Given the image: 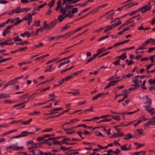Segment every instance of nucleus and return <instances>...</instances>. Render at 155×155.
Masks as SVG:
<instances>
[{"mask_svg":"<svg viewBox=\"0 0 155 155\" xmlns=\"http://www.w3.org/2000/svg\"><path fill=\"white\" fill-rule=\"evenodd\" d=\"M151 5H150V3L137 9L136 10L131 12V13L129 14V15L130 16H132L140 11H141L142 13L143 14L148 11H150L151 9Z\"/></svg>","mask_w":155,"mask_h":155,"instance_id":"f257e3e1","label":"nucleus"},{"mask_svg":"<svg viewBox=\"0 0 155 155\" xmlns=\"http://www.w3.org/2000/svg\"><path fill=\"white\" fill-rule=\"evenodd\" d=\"M31 10V8L29 7L22 8H21L20 6L17 7L15 8L10 11L8 13V15H11L15 13L18 14L21 12H27Z\"/></svg>","mask_w":155,"mask_h":155,"instance_id":"f03ea898","label":"nucleus"},{"mask_svg":"<svg viewBox=\"0 0 155 155\" xmlns=\"http://www.w3.org/2000/svg\"><path fill=\"white\" fill-rule=\"evenodd\" d=\"M35 14V12L32 13V14L29 12L27 15L25 16L23 18V21L28 20V25H30L32 20V15H34Z\"/></svg>","mask_w":155,"mask_h":155,"instance_id":"7ed1b4c3","label":"nucleus"},{"mask_svg":"<svg viewBox=\"0 0 155 155\" xmlns=\"http://www.w3.org/2000/svg\"><path fill=\"white\" fill-rule=\"evenodd\" d=\"M132 82L134 83V84L137 86L139 87L140 86L139 84L141 83L142 80H141V78H140V75H137L134 76V79H132Z\"/></svg>","mask_w":155,"mask_h":155,"instance_id":"20e7f679","label":"nucleus"},{"mask_svg":"<svg viewBox=\"0 0 155 155\" xmlns=\"http://www.w3.org/2000/svg\"><path fill=\"white\" fill-rule=\"evenodd\" d=\"M120 80H117V81H114L110 82L107 85L104 87V89H106L109 88L111 86H114L116 84H117V83Z\"/></svg>","mask_w":155,"mask_h":155,"instance_id":"39448f33","label":"nucleus"},{"mask_svg":"<svg viewBox=\"0 0 155 155\" xmlns=\"http://www.w3.org/2000/svg\"><path fill=\"white\" fill-rule=\"evenodd\" d=\"M108 5V4H105L103 5H102L99 6H98L97 8L94 9L92 11L93 13L94 14L96 12H97L100 8H102L105 7L106 6Z\"/></svg>","mask_w":155,"mask_h":155,"instance_id":"423d86ee","label":"nucleus"},{"mask_svg":"<svg viewBox=\"0 0 155 155\" xmlns=\"http://www.w3.org/2000/svg\"><path fill=\"white\" fill-rule=\"evenodd\" d=\"M145 110L149 113H151V111L154 110V108L150 107V106H143Z\"/></svg>","mask_w":155,"mask_h":155,"instance_id":"0eeeda50","label":"nucleus"},{"mask_svg":"<svg viewBox=\"0 0 155 155\" xmlns=\"http://www.w3.org/2000/svg\"><path fill=\"white\" fill-rule=\"evenodd\" d=\"M70 122H66L65 123H64L62 126L61 127H63L64 125H67L68 124H71L72 123H73L74 122L78 121L79 120V119L78 118H75L74 119H71L70 120Z\"/></svg>","mask_w":155,"mask_h":155,"instance_id":"6e6552de","label":"nucleus"},{"mask_svg":"<svg viewBox=\"0 0 155 155\" xmlns=\"http://www.w3.org/2000/svg\"><path fill=\"white\" fill-rule=\"evenodd\" d=\"M37 93V92H35L33 93L31 95H28V93H27L23 95L22 96L24 97L25 96H27V98L28 99H28L30 100L29 99H30V98H31V99H33L35 97V95Z\"/></svg>","mask_w":155,"mask_h":155,"instance_id":"1a4fd4ad","label":"nucleus"},{"mask_svg":"<svg viewBox=\"0 0 155 155\" xmlns=\"http://www.w3.org/2000/svg\"><path fill=\"white\" fill-rule=\"evenodd\" d=\"M74 34V33L72 30L66 33L65 34L63 35V36H64V37L65 39H66L70 37Z\"/></svg>","mask_w":155,"mask_h":155,"instance_id":"9d476101","label":"nucleus"},{"mask_svg":"<svg viewBox=\"0 0 155 155\" xmlns=\"http://www.w3.org/2000/svg\"><path fill=\"white\" fill-rule=\"evenodd\" d=\"M145 97L147 100L144 103L145 104H147V106H150L151 104L152 101L151 99L148 98V97L147 95H145L143 97Z\"/></svg>","mask_w":155,"mask_h":155,"instance_id":"9b49d317","label":"nucleus"},{"mask_svg":"<svg viewBox=\"0 0 155 155\" xmlns=\"http://www.w3.org/2000/svg\"><path fill=\"white\" fill-rule=\"evenodd\" d=\"M29 101V100L28 99V100H27V101H25L22 103H20L18 104H15V105H14L13 107H18V106H21V107H20V108H23L24 107H25V104H24L26 102H27Z\"/></svg>","mask_w":155,"mask_h":155,"instance_id":"f8f14e48","label":"nucleus"},{"mask_svg":"<svg viewBox=\"0 0 155 155\" xmlns=\"http://www.w3.org/2000/svg\"><path fill=\"white\" fill-rule=\"evenodd\" d=\"M35 134V132H30L26 131H22L21 132V134L22 137L26 136L28 134Z\"/></svg>","mask_w":155,"mask_h":155,"instance_id":"ddd939ff","label":"nucleus"},{"mask_svg":"<svg viewBox=\"0 0 155 155\" xmlns=\"http://www.w3.org/2000/svg\"><path fill=\"white\" fill-rule=\"evenodd\" d=\"M44 45V44L42 42H39L38 44L35 45L31 47L32 49H35L38 48L42 47Z\"/></svg>","mask_w":155,"mask_h":155,"instance_id":"4468645a","label":"nucleus"},{"mask_svg":"<svg viewBox=\"0 0 155 155\" xmlns=\"http://www.w3.org/2000/svg\"><path fill=\"white\" fill-rule=\"evenodd\" d=\"M135 121V120L130 121V122H124L122 123L121 124H120L119 125V126L120 127H124V126H129L130 124H132Z\"/></svg>","mask_w":155,"mask_h":155,"instance_id":"2eb2a0df","label":"nucleus"},{"mask_svg":"<svg viewBox=\"0 0 155 155\" xmlns=\"http://www.w3.org/2000/svg\"><path fill=\"white\" fill-rule=\"evenodd\" d=\"M127 58L126 52H124L119 56H117L116 58H118L122 60H124Z\"/></svg>","mask_w":155,"mask_h":155,"instance_id":"dca6fc26","label":"nucleus"},{"mask_svg":"<svg viewBox=\"0 0 155 155\" xmlns=\"http://www.w3.org/2000/svg\"><path fill=\"white\" fill-rule=\"evenodd\" d=\"M14 44V43L12 41H11L10 42H7L6 41H5L0 43V45L2 46H3L5 45H12Z\"/></svg>","mask_w":155,"mask_h":155,"instance_id":"f3484780","label":"nucleus"},{"mask_svg":"<svg viewBox=\"0 0 155 155\" xmlns=\"http://www.w3.org/2000/svg\"><path fill=\"white\" fill-rule=\"evenodd\" d=\"M6 149L7 150L12 149L13 150L17 151V146L15 145H11L7 147H6Z\"/></svg>","mask_w":155,"mask_h":155,"instance_id":"a211bd4d","label":"nucleus"},{"mask_svg":"<svg viewBox=\"0 0 155 155\" xmlns=\"http://www.w3.org/2000/svg\"><path fill=\"white\" fill-rule=\"evenodd\" d=\"M70 24L67 23L64 26L61 28V30L62 32L64 30H66L71 27V26L70 25Z\"/></svg>","mask_w":155,"mask_h":155,"instance_id":"6ab92c4d","label":"nucleus"},{"mask_svg":"<svg viewBox=\"0 0 155 155\" xmlns=\"http://www.w3.org/2000/svg\"><path fill=\"white\" fill-rule=\"evenodd\" d=\"M43 27V28L44 30L46 29L47 30H50L51 29V28H49L50 25L48 24L47 23V21H44Z\"/></svg>","mask_w":155,"mask_h":155,"instance_id":"aec40b11","label":"nucleus"},{"mask_svg":"<svg viewBox=\"0 0 155 155\" xmlns=\"http://www.w3.org/2000/svg\"><path fill=\"white\" fill-rule=\"evenodd\" d=\"M57 19H55L53 20L52 22L50 24V28H53L56 25L57 23Z\"/></svg>","mask_w":155,"mask_h":155,"instance_id":"412c9836","label":"nucleus"},{"mask_svg":"<svg viewBox=\"0 0 155 155\" xmlns=\"http://www.w3.org/2000/svg\"><path fill=\"white\" fill-rule=\"evenodd\" d=\"M127 144H126L121 146H120L121 150L122 151L123 150L124 151H126L130 149L131 148H128L127 147Z\"/></svg>","mask_w":155,"mask_h":155,"instance_id":"4be33fe9","label":"nucleus"},{"mask_svg":"<svg viewBox=\"0 0 155 155\" xmlns=\"http://www.w3.org/2000/svg\"><path fill=\"white\" fill-rule=\"evenodd\" d=\"M29 32L28 31H26L24 33H21L20 35L23 37H25V36H26L27 38H28L29 37Z\"/></svg>","mask_w":155,"mask_h":155,"instance_id":"5701e85b","label":"nucleus"},{"mask_svg":"<svg viewBox=\"0 0 155 155\" xmlns=\"http://www.w3.org/2000/svg\"><path fill=\"white\" fill-rule=\"evenodd\" d=\"M94 14V13H93L92 11H90V12H89L88 13L85 14V15H83V16L81 17L80 18L78 19L77 20H79L82 19V18L86 17V16H87L88 15H89L90 14L93 15Z\"/></svg>","mask_w":155,"mask_h":155,"instance_id":"b1692460","label":"nucleus"},{"mask_svg":"<svg viewBox=\"0 0 155 155\" xmlns=\"http://www.w3.org/2000/svg\"><path fill=\"white\" fill-rule=\"evenodd\" d=\"M133 137L132 134L130 133H129L127 135H125V136L123 138L125 140H128L131 138H132Z\"/></svg>","mask_w":155,"mask_h":155,"instance_id":"393cba45","label":"nucleus"},{"mask_svg":"<svg viewBox=\"0 0 155 155\" xmlns=\"http://www.w3.org/2000/svg\"><path fill=\"white\" fill-rule=\"evenodd\" d=\"M32 120V118H30L28 120L21 121V124L27 125L29 124Z\"/></svg>","mask_w":155,"mask_h":155,"instance_id":"a878e982","label":"nucleus"},{"mask_svg":"<svg viewBox=\"0 0 155 155\" xmlns=\"http://www.w3.org/2000/svg\"><path fill=\"white\" fill-rule=\"evenodd\" d=\"M110 112L111 113H112V114H119V115L122 114V115H124L126 114V115H128V112H123V113H119V112H114L113 111L111 110H110Z\"/></svg>","mask_w":155,"mask_h":155,"instance_id":"bb28decb","label":"nucleus"},{"mask_svg":"<svg viewBox=\"0 0 155 155\" xmlns=\"http://www.w3.org/2000/svg\"><path fill=\"white\" fill-rule=\"evenodd\" d=\"M29 42L28 41H24L20 42H17L15 44V45H21L23 46L25 44H29Z\"/></svg>","mask_w":155,"mask_h":155,"instance_id":"cd10ccee","label":"nucleus"},{"mask_svg":"<svg viewBox=\"0 0 155 155\" xmlns=\"http://www.w3.org/2000/svg\"><path fill=\"white\" fill-rule=\"evenodd\" d=\"M134 86V87H131L129 89V93H130V92L131 91H133V90H134L136 89H137L139 87L138 86H137L136 85L134 84L133 85H131L130 86Z\"/></svg>","mask_w":155,"mask_h":155,"instance_id":"c85d7f7f","label":"nucleus"},{"mask_svg":"<svg viewBox=\"0 0 155 155\" xmlns=\"http://www.w3.org/2000/svg\"><path fill=\"white\" fill-rule=\"evenodd\" d=\"M34 24L32 25V26L39 27L40 25V20H36L34 21Z\"/></svg>","mask_w":155,"mask_h":155,"instance_id":"c756f323","label":"nucleus"},{"mask_svg":"<svg viewBox=\"0 0 155 155\" xmlns=\"http://www.w3.org/2000/svg\"><path fill=\"white\" fill-rule=\"evenodd\" d=\"M132 19H131V18H130L126 20L125 21L124 23V24L126 26L130 24L131 23L133 22L134 21V20H132Z\"/></svg>","mask_w":155,"mask_h":155,"instance_id":"7c9ffc66","label":"nucleus"},{"mask_svg":"<svg viewBox=\"0 0 155 155\" xmlns=\"http://www.w3.org/2000/svg\"><path fill=\"white\" fill-rule=\"evenodd\" d=\"M84 69H81L80 71H77L76 72H75L72 74H71V75H72V76L73 77V76H76L79 74L81 73L83 71H84Z\"/></svg>","mask_w":155,"mask_h":155,"instance_id":"2f4dec72","label":"nucleus"},{"mask_svg":"<svg viewBox=\"0 0 155 155\" xmlns=\"http://www.w3.org/2000/svg\"><path fill=\"white\" fill-rule=\"evenodd\" d=\"M53 68L52 65H51L49 66L48 68H47L45 70V72H51L52 71V69Z\"/></svg>","mask_w":155,"mask_h":155,"instance_id":"473e14b6","label":"nucleus"},{"mask_svg":"<svg viewBox=\"0 0 155 155\" xmlns=\"http://www.w3.org/2000/svg\"><path fill=\"white\" fill-rule=\"evenodd\" d=\"M78 10L77 8H73L71 10V14H72L73 15H73L74 14L78 12Z\"/></svg>","mask_w":155,"mask_h":155,"instance_id":"72a5a7b5","label":"nucleus"},{"mask_svg":"<svg viewBox=\"0 0 155 155\" xmlns=\"http://www.w3.org/2000/svg\"><path fill=\"white\" fill-rule=\"evenodd\" d=\"M102 94H97L96 96L93 97L92 98V100L93 101H94L95 100L97 99L98 97H99L102 96Z\"/></svg>","mask_w":155,"mask_h":155,"instance_id":"f704fd0d","label":"nucleus"},{"mask_svg":"<svg viewBox=\"0 0 155 155\" xmlns=\"http://www.w3.org/2000/svg\"><path fill=\"white\" fill-rule=\"evenodd\" d=\"M68 3L65 4V8L66 10H68L69 8H71L74 7V6L71 5H68Z\"/></svg>","mask_w":155,"mask_h":155,"instance_id":"c9c22d12","label":"nucleus"},{"mask_svg":"<svg viewBox=\"0 0 155 155\" xmlns=\"http://www.w3.org/2000/svg\"><path fill=\"white\" fill-rule=\"evenodd\" d=\"M44 29L42 28V27H41L40 28H38L36 30L35 34H36L37 33L42 32L44 31Z\"/></svg>","mask_w":155,"mask_h":155,"instance_id":"e433bc0d","label":"nucleus"},{"mask_svg":"<svg viewBox=\"0 0 155 155\" xmlns=\"http://www.w3.org/2000/svg\"><path fill=\"white\" fill-rule=\"evenodd\" d=\"M66 11L67 10L66 9H64L63 7H61V8L60 9V12L63 15H64L65 14Z\"/></svg>","mask_w":155,"mask_h":155,"instance_id":"4c0bfd02","label":"nucleus"},{"mask_svg":"<svg viewBox=\"0 0 155 155\" xmlns=\"http://www.w3.org/2000/svg\"><path fill=\"white\" fill-rule=\"evenodd\" d=\"M148 82L150 84H155V78L154 79H153L152 78L150 79L148 81Z\"/></svg>","mask_w":155,"mask_h":155,"instance_id":"58836bf2","label":"nucleus"},{"mask_svg":"<svg viewBox=\"0 0 155 155\" xmlns=\"http://www.w3.org/2000/svg\"><path fill=\"white\" fill-rule=\"evenodd\" d=\"M111 117L113 119L117 120H119L120 119V117L118 115L112 116Z\"/></svg>","mask_w":155,"mask_h":155,"instance_id":"ea45409f","label":"nucleus"},{"mask_svg":"<svg viewBox=\"0 0 155 155\" xmlns=\"http://www.w3.org/2000/svg\"><path fill=\"white\" fill-rule=\"evenodd\" d=\"M10 32V31H9L8 30H7L6 29H5L2 33L4 37H5L6 36V35L8 33H9Z\"/></svg>","mask_w":155,"mask_h":155,"instance_id":"a19ab883","label":"nucleus"},{"mask_svg":"<svg viewBox=\"0 0 155 155\" xmlns=\"http://www.w3.org/2000/svg\"><path fill=\"white\" fill-rule=\"evenodd\" d=\"M115 26L113 24L110 26H108L105 27V28H107L109 31L115 28Z\"/></svg>","mask_w":155,"mask_h":155,"instance_id":"79ce46f5","label":"nucleus"},{"mask_svg":"<svg viewBox=\"0 0 155 155\" xmlns=\"http://www.w3.org/2000/svg\"><path fill=\"white\" fill-rule=\"evenodd\" d=\"M58 19L59 21V22H61L63 20V16L62 15H59L58 16Z\"/></svg>","mask_w":155,"mask_h":155,"instance_id":"37998d69","label":"nucleus"},{"mask_svg":"<svg viewBox=\"0 0 155 155\" xmlns=\"http://www.w3.org/2000/svg\"><path fill=\"white\" fill-rule=\"evenodd\" d=\"M146 82V81L145 80H144L141 84V87L144 90L147 89V88L145 87V84Z\"/></svg>","mask_w":155,"mask_h":155,"instance_id":"c03bdc74","label":"nucleus"},{"mask_svg":"<svg viewBox=\"0 0 155 155\" xmlns=\"http://www.w3.org/2000/svg\"><path fill=\"white\" fill-rule=\"evenodd\" d=\"M72 77V75L71 74L67 76L66 78H63L64 80V81H67V80L71 79Z\"/></svg>","mask_w":155,"mask_h":155,"instance_id":"a18cd8bd","label":"nucleus"},{"mask_svg":"<svg viewBox=\"0 0 155 155\" xmlns=\"http://www.w3.org/2000/svg\"><path fill=\"white\" fill-rule=\"evenodd\" d=\"M14 81H15V80H12L8 82L7 83H6L5 85V87H4V88L7 87L9 85H10L11 84H14L13 83Z\"/></svg>","mask_w":155,"mask_h":155,"instance_id":"49530a36","label":"nucleus"},{"mask_svg":"<svg viewBox=\"0 0 155 155\" xmlns=\"http://www.w3.org/2000/svg\"><path fill=\"white\" fill-rule=\"evenodd\" d=\"M150 39H147V41H145L142 44V45L144 47L146 46L150 42Z\"/></svg>","mask_w":155,"mask_h":155,"instance_id":"de8ad7c7","label":"nucleus"},{"mask_svg":"<svg viewBox=\"0 0 155 155\" xmlns=\"http://www.w3.org/2000/svg\"><path fill=\"white\" fill-rule=\"evenodd\" d=\"M125 5H127V6H128V7H127V8H129L131 7H133V6H134V4L133 3V2H131V3H129L128 4H126Z\"/></svg>","mask_w":155,"mask_h":155,"instance_id":"09e8293b","label":"nucleus"},{"mask_svg":"<svg viewBox=\"0 0 155 155\" xmlns=\"http://www.w3.org/2000/svg\"><path fill=\"white\" fill-rule=\"evenodd\" d=\"M77 134L80 136V137L82 139H84V138L83 137L82 134H83V132L79 131H77Z\"/></svg>","mask_w":155,"mask_h":155,"instance_id":"8fccbe9b","label":"nucleus"},{"mask_svg":"<svg viewBox=\"0 0 155 155\" xmlns=\"http://www.w3.org/2000/svg\"><path fill=\"white\" fill-rule=\"evenodd\" d=\"M121 21L119 20L118 21L116 22V23L113 24L114 25V26H115V28L118 25L121 24Z\"/></svg>","mask_w":155,"mask_h":155,"instance_id":"3c124183","label":"nucleus"},{"mask_svg":"<svg viewBox=\"0 0 155 155\" xmlns=\"http://www.w3.org/2000/svg\"><path fill=\"white\" fill-rule=\"evenodd\" d=\"M109 37V35H107L104 37H102L99 39H98L97 41H100L102 40H103L106 39L107 38H108Z\"/></svg>","mask_w":155,"mask_h":155,"instance_id":"603ef678","label":"nucleus"},{"mask_svg":"<svg viewBox=\"0 0 155 155\" xmlns=\"http://www.w3.org/2000/svg\"><path fill=\"white\" fill-rule=\"evenodd\" d=\"M27 47H20L19 48V49L18 50V51H23L25 50L27 48Z\"/></svg>","mask_w":155,"mask_h":155,"instance_id":"864d4df0","label":"nucleus"},{"mask_svg":"<svg viewBox=\"0 0 155 155\" xmlns=\"http://www.w3.org/2000/svg\"><path fill=\"white\" fill-rule=\"evenodd\" d=\"M120 60H117L113 62V64L115 65H120Z\"/></svg>","mask_w":155,"mask_h":155,"instance_id":"5fc2aeb1","label":"nucleus"},{"mask_svg":"<svg viewBox=\"0 0 155 155\" xmlns=\"http://www.w3.org/2000/svg\"><path fill=\"white\" fill-rule=\"evenodd\" d=\"M77 91V90H75L74 91H75V92H72V94L74 96L78 95L80 94V92L78 91Z\"/></svg>","mask_w":155,"mask_h":155,"instance_id":"6e6d98bb","label":"nucleus"},{"mask_svg":"<svg viewBox=\"0 0 155 155\" xmlns=\"http://www.w3.org/2000/svg\"><path fill=\"white\" fill-rule=\"evenodd\" d=\"M53 129L52 128H47L45 130H43L42 131V132H50L52 131L53 130Z\"/></svg>","mask_w":155,"mask_h":155,"instance_id":"4d7b16f0","label":"nucleus"},{"mask_svg":"<svg viewBox=\"0 0 155 155\" xmlns=\"http://www.w3.org/2000/svg\"><path fill=\"white\" fill-rule=\"evenodd\" d=\"M137 132L140 135H142L143 134V130L142 129H137Z\"/></svg>","mask_w":155,"mask_h":155,"instance_id":"13d9d810","label":"nucleus"},{"mask_svg":"<svg viewBox=\"0 0 155 155\" xmlns=\"http://www.w3.org/2000/svg\"><path fill=\"white\" fill-rule=\"evenodd\" d=\"M54 3L51 1L48 4V5L49 6L50 8H51L54 5Z\"/></svg>","mask_w":155,"mask_h":155,"instance_id":"bf43d9fd","label":"nucleus"},{"mask_svg":"<svg viewBox=\"0 0 155 155\" xmlns=\"http://www.w3.org/2000/svg\"><path fill=\"white\" fill-rule=\"evenodd\" d=\"M82 29V28L81 27L79 28H76L74 30H73L72 31H73L74 33V34L75 33H76V32L81 30Z\"/></svg>","mask_w":155,"mask_h":155,"instance_id":"052dcab7","label":"nucleus"},{"mask_svg":"<svg viewBox=\"0 0 155 155\" xmlns=\"http://www.w3.org/2000/svg\"><path fill=\"white\" fill-rule=\"evenodd\" d=\"M19 37V36L17 35L16 37L12 38V39L15 42H17V41H18V40Z\"/></svg>","mask_w":155,"mask_h":155,"instance_id":"680f3d73","label":"nucleus"},{"mask_svg":"<svg viewBox=\"0 0 155 155\" xmlns=\"http://www.w3.org/2000/svg\"><path fill=\"white\" fill-rule=\"evenodd\" d=\"M83 134L85 135L86 134H87L88 135H91V134L90 132H89L88 131L86 130H84V132H83Z\"/></svg>","mask_w":155,"mask_h":155,"instance_id":"e2e57ef3","label":"nucleus"},{"mask_svg":"<svg viewBox=\"0 0 155 155\" xmlns=\"http://www.w3.org/2000/svg\"><path fill=\"white\" fill-rule=\"evenodd\" d=\"M38 152H39L40 153V154L39 155H49V152H45L44 153L43 152H41V151H38Z\"/></svg>","mask_w":155,"mask_h":155,"instance_id":"0e129e2a","label":"nucleus"},{"mask_svg":"<svg viewBox=\"0 0 155 155\" xmlns=\"http://www.w3.org/2000/svg\"><path fill=\"white\" fill-rule=\"evenodd\" d=\"M120 152V151L118 148H117L114 151H113V153L117 154L119 153Z\"/></svg>","mask_w":155,"mask_h":155,"instance_id":"69168bd1","label":"nucleus"},{"mask_svg":"<svg viewBox=\"0 0 155 155\" xmlns=\"http://www.w3.org/2000/svg\"><path fill=\"white\" fill-rule=\"evenodd\" d=\"M155 50V47L153 48H149L147 52L149 53Z\"/></svg>","mask_w":155,"mask_h":155,"instance_id":"338daca9","label":"nucleus"},{"mask_svg":"<svg viewBox=\"0 0 155 155\" xmlns=\"http://www.w3.org/2000/svg\"><path fill=\"white\" fill-rule=\"evenodd\" d=\"M153 119H150V120H150V124H151L152 125H155V120H153Z\"/></svg>","mask_w":155,"mask_h":155,"instance_id":"774afa93","label":"nucleus"}]
</instances>
